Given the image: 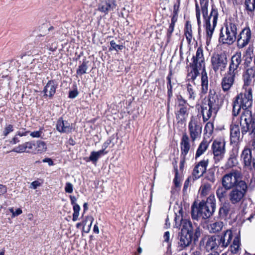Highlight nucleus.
I'll return each mask as SVG.
<instances>
[{
	"instance_id": "40",
	"label": "nucleus",
	"mask_w": 255,
	"mask_h": 255,
	"mask_svg": "<svg viewBox=\"0 0 255 255\" xmlns=\"http://www.w3.org/2000/svg\"><path fill=\"white\" fill-rule=\"evenodd\" d=\"M211 189V186L209 183H206L200 187L201 194L206 196Z\"/></svg>"
},
{
	"instance_id": "9",
	"label": "nucleus",
	"mask_w": 255,
	"mask_h": 255,
	"mask_svg": "<svg viewBox=\"0 0 255 255\" xmlns=\"http://www.w3.org/2000/svg\"><path fill=\"white\" fill-rule=\"evenodd\" d=\"M240 124L242 126V133L248 131L255 134V117H253L252 112L248 110H243L240 119Z\"/></svg>"
},
{
	"instance_id": "47",
	"label": "nucleus",
	"mask_w": 255,
	"mask_h": 255,
	"mask_svg": "<svg viewBox=\"0 0 255 255\" xmlns=\"http://www.w3.org/2000/svg\"><path fill=\"white\" fill-rule=\"evenodd\" d=\"M175 25L170 24L169 28L167 30V42H169L171 39V36L173 31H174Z\"/></svg>"
},
{
	"instance_id": "23",
	"label": "nucleus",
	"mask_w": 255,
	"mask_h": 255,
	"mask_svg": "<svg viewBox=\"0 0 255 255\" xmlns=\"http://www.w3.org/2000/svg\"><path fill=\"white\" fill-rule=\"evenodd\" d=\"M201 113L203 117V121L205 122L211 118H215L218 112L217 111L212 109L210 107L204 105L201 107Z\"/></svg>"
},
{
	"instance_id": "20",
	"label": "nucleus",
	"mask_w": 255,
	"mask_h": 255,
	"mask_svg": "<svg viewBox=\"0 0 255 255\" xmlns=\"http://www.w3.org/2000/svg\"><path fill=\"white\" fill-rule=\"evenodd\" d=\"M204 240L205 241L206 250L208 252L221 248L218 244V240L215 236L206 237Z\"/></svg>"
},
{
	"instance_id": "35",
	"label": "nucleus",
	"mask_w": 255,
	"mask_h": 255,
	"mask_svg": "<svg viewBox=\"0 0 255 255\" xmlns=\"http://www.w3.org/2000/svg\"><path fill=\"white\" fill-rule=\"evenodd\" d=\"M104 154V149L100 150L98 151H92L89 157V160L93 162H96L99 158Z\"/></svg>"
},
{
	"instance_id": "59",
	"label": "nucleus",
	"mask_w": 255,
	"mask_h": 255,
	"mask_svg": "<svg viewBox=\"0 0 255 255\" xmlns=\"http://www.w3.org/2000/svg\"><path fill=\"white\" fill-rule=\"evenodd\" d=\"M78 95V93L76 91H71L69 92V97L70 98H75Z\"/></svg>"
},
{
	"instance_id": "43",
	"label": "nucleus",
	"mask_w": 255,
	"mask_h": 255,
	"mask_svg": "<svg viewBox=\"0 0 255 255\" xmlns=\"http://www.w3.org/2000/svg\"><path fill=\"white\" fill-rule=\"evenodd\" d=\"M206 178L208 180H209V181L213 183L215 182L216 177L215 175V171L214 170H209L206 176Z\"/></svg>"
},
{
	"instance_id": "1",
	"label": "nucleus",
	"mask_w": 255,
	"mask_h": 255,
	"mask_svg": "<svg viewBox=\"0 0 255 255\" xmlns=\"http://www.w3.org/2000/svg\"><path fill=\"white\" fill-rule=\"evenodd\" d=\"M199 3L196 1V17L197 23L200 27L201 24V13L204 20V27L208 38L211 39L215 27L216 26L218 18V13L217 9L212 7L210 14L208 15L209 0H199Z\"/></svg>"
},
{
	"instance_id": "27",
	"label": "nucleus",
	"mask_w": 255,
	"mask_h": 255,
	"mask_svg": "<svg viewBox=\"0 0 255 255\" xmlns=\"http://www.w3.org/2000/svg\"><path fill=\"white\" fill-rule=\"evenodd\" d=\"M198 87L195 82L193 84L188 83L187 84V95L190 100H194L197 96Z\"/></svg>"
},
{
	"instance_id": "8",
	"label": "nucleus",
	"mask_w": 255,
	"mask_h": 255,
	"mask_svg": "<svg viewBox=\"0 0 255 255\" xmlns=\"http://www.w3.org/2000/svg\"><path fill=\"white\" fill-rule=\"evenodd\" d=\"M228 198L230 203L233 205H237L243 202L248 191L247 183H241L239 186L230 189Z\"/></svg>"
},
{
	"instance_id": "41",
	"label": "nucleus",
	"mask_w": 255,
	"mask_h": 255,
	"mask_svg": "<svg viewBox=\"0 0 255 255\" xmlns=\"http://www.w3.org/2000/svg\"><path fill=\"white\" fill-rule=\"evenodd\" d=\"M88 69V66L86 62H83V63L79 65L78 68L77 70V74L78 75H82L86 73Z\"/></svg>"
},
{
	"instance_id": "50",
	"label": "nucleus",
	"mask_w": 255,
	"mask_h": 255,
	"mask_svg": "<svg viewBox=\"0 0 255 255\" xmlns=\"http://www.w3.org/2000/svg\"><path fill=\"white\" fill-rule=\"evenodd\" d=\"M42 182H40L38 180L33 181L30 184V188L33 189H36L38 187L40 186Z\"/></svg>"
},
{
	"instance_id": "57",
	"label": "nucleus",
	"mask_w": 255,
	"mask_h": 255,
	"mask_svg": "<svg viewBox=\"0 0 255 255\" xmlns=\"http://www.w3.org/2000/svg\"><path fill=\"white\" fill-rule=\"evenodd\" d=\"M7 192V188L4 185L0 184V196Z\"/></svg>"
},
{
	"instance_id": "34",
	"label": "nucleus",
	"mask_w": 255,
	"mask_h": 255,
	"mask_svg": "<svg viewBox=\"0 0 255 255\" xmlns=\"http://www.w3.org/2000/svg\"><path fill=\"white\" fill-rule=\"evenodd\" d=\"M226 190H228L224 188L223 186L220 187L217 189L216 195L220 202L223 201L225 199L227 195Z\"/></svg>"
},
{
	"instance_id": "14",
	"label": "nucleus",
	"mask_w": 255,
	"mask_h": 255,
	"mask_svg": "<svg viewBox=\"0 0 255 255\" xmlns=\"http://www.w3.org/2000/svg\"><path fill=\"white\" fill-rule=\"evenodd\" d=\"M252 32L249 27H245L240 32L237 38V46L239 48L246 47L251 41Z\"/></svg>"
},
{
	"instance_id": "51",
	"label": "nucleus",
	"mask_w": 255,
	"mask_h": 255,
	"mask_svg": "<svg viewBox=\"0 0 255 255\" xmlns=\"http://www.w3.org/2000/svg\"><path fill=\"white\" fill-rule=\"evenodd\" d=\"M87 219H88L89 220V221L90 222V223L89 225H88V227L86 229L85 228L84 230L86 233H88L90 230L91 226H92L93 222L94 221V218L92 216H87Z\"/></svg>"
},
{
	"instance_id": "11",
	"label": "nucleus",
	"mask_w": 255,
	"mask_h": 255,
	"mask_svg": "<svg viewBox=\"0 0 255 255\" xmlns=\"http://www.w3.org/2000/svg\"><path fill=\"white\" fill-rule=\"evenodd\" d=\"M243 89L245 92L238 95L235 101L242 106L243 110H248L253 104V90L252 88Z\"/></svg>"
},
{
	"instance_id": "42",
	"label": "nucleus",
	"mask_w": 255,
	"mask_h": 255,
	"mask_svg": "<svg viewBox=\"0 0 255 255\" xmlns=\"http://www.w3.org/2000/svg\"><path fill=\"white\" fill-rule=\"evenodd\" d=\"M13 152L17 153L28 152V150H26L25 143L19 144L17 146L15 147L12 150Z\"/></svg>"
},
{
	"instance_id": "18",
	"label": "nucleus",
	"mask_w": 255,
	"mask_h": 255,
	"mask_svg": "<svg viewBox=\"0 0 255 255\" xmlns=\"http://www.w3.org/2000/svg\"><path fill=\"white\" fill-rule=\"evenodd\" d=\"M233 239V233L231 230H227L226 231L218 236V245L222 249L227 248L231 243Z\"/></svg>"
},
{
	"instance_id": "55",
	"label": "nucleus",
	"mask_w": 255,
	"mask_h": 255,
	"mask_svg": "<svg viewBox=\"0 0 255 255\" xmlns=\"http://www.w3.org/2000/svg\"><path fill=\"white\" fill-rule=\"evenodd\" d=\"M163 241L169 243L170 241V233L168 231L165 232L163 236Z\"/></svg>"
},
{
	"instance_id": "58",
	"label": "nucleus",
	"mask_w": 255,
	"mask_h": 255,
	"mask_svg": "<svg viewBox=\"0 0 255 255\" xmlns=\"http://www.w3.org/2000/svg\"><path fill=\"white\" fill-rule=\"evenodd\" d=\"M186 40L188 44H190L192 39V34L184 33Z\"/></svg>"
},
{
	"instance_id": "56",
	"label": "nucleus",
	"mask_w": 255,
	"mask_h": 255,
	"mask_svg": "<svg viewBox=\"0 0 255 255\" xmlns=\"http://www.w3.org/2000/svg\"><path fill=\"white\" fill-rule=\"evenodd\" d=\"M42 132L40 130L34 131L30 133V136L33 137H39L41 136Z\"/></svg>"
},
{
	"instance_id": "10",
	"label": "nucleus",
	"mask_w": 255,
	"mask_h": 255,
	"mask_svg": "<svg viewBox=\"0 0 255 255\" xmlns=\"http://www.w3.org/2000/svg\"><path fill=\"white\" fill-rule=\"evenodd\" d=\"M188 130L192 142L199 139L201 137L202 126L199 119L192 116L188 123Z\"/></svg>"
},
{
	"instance_id": "45",
	"label": "nucleus",
	"mask_w": 255,
	"mask_h": 255,
	"mask_svg": "<svg viewBox=\"0 0 255 255\" xmlns=\"http://www.w3.org/2000/svg\"><path fill=\"white\" fill-rule=\"evenodd\" d=\"M110 45H111L110 50L114 49L116 51H118V50L123 49V48L124 47V46L123 45L117 44L114 40H112L111 41Z\"/></svg>"
},
{
	"instance_id": "22",
	"label": "nucleus",
	"mask_w": 255,
	"mask_h": 255,
	"mask_svg": "<svg viewBox=\"0 0 255 255\" xmlns=\"http://www.w3.org/2000/svg\"><path fill=\"white\" fill-rule=\"evenodd\" d=\"M56 128L58 131L63 133L71 132L73 129L71 124L66 121L63 120L62 119L58 120Z\"/></svg>"
},
{
	"instance_id": "61",
	"label": "nucleus",
	"mask_w": 255,
	"mask_h": 255,
	"mask_svg": "<svg viewBox=\"0 0 255 255\" xmlns=\"http://www.w3.org/2000/svg\"><path fill=\"white\" fill-rule=\"evenodd\" d=\"M22 213V210L20 208H18L15 211H14V213H13V215H12V217H14L15 216H18L20 214H21Z\"/></svg>"
},
{
	"instance_id": "32",
	"label": "nucleus",
	"mask_w": 255,
	"mask_h": 255,
	"mask_svg": "<svg viewBox=\"0 0 255 255\" xmlns=\"http://www.w3.org/2000/svg\"><path fill=\"white\" fill-rule=\"evenodd\" d=\"M209 146V142L203 140L199 144L196 153V157H199L203 154L207 149Z\"/></svg>"
},
{
	"instance_id": "12",
	"label": "nucleus",
	"mask_w": 255,
	"mask_h": 255,
	"mask_svg": "<svg viewBox=\"0 0 255 255\" xmlns=\"http://www.w3.org/2000/svg\"><path fill=\"white\" fill-rule=\"evenodd\" d=\"M228 60L224 53L214 54L211 57V65L215 72L221 73L227 65Z\"/></svg>"
},
{
	"instance_id": "64",
	"label": "nucleus",
	"mask_w": 255,
	"mask_h": 255,
	"mask_svg": "<svg viewBox=\"0 0 255 255\" xmlns=\"http://www.w3.org/2000/svg\"><path fill=\"white\" fill-rule=\"evenodd\" d=\"M250 145L253 149H255V138H254L251 140Z\"/></svg>"
},
{
	"instance_id": "46",
	"label": "nucleus",
	"mask_w": 255,
	"mask_h": 255,
	"mask_svg": "<svg viewBox=\"0 0 255 255\" xmlns=\"http://www.w3.org/2000/svg\"><path fill=\"white\" fill-rule=\"evenodd\" d=\"M214 129V125L213 123L212 122H208L205 127V130L207 132H208L209 133H211Z\"/></svg>"
},
{
	"instance_id": "24",
	"label": "nucleus",
	"mask_w": 255,
	"mask_h": 255,
	"mask_svg": "<svg viewBox=\"0 0 255 255\" xmlns=\"http://www.w3.org/2000/svg\"><path fill=\"white\" fill-rule=\"evenodd\" d=\"M238 154L239 148L237 146L234 147L230 153V157L226 163L227 167L231 168L235 166L238 164Z\"/></svg>"
},
{
	"instance_id": "17",
	"label": "nucleus",
	"mask_w": 255,
	"mask_h": 255,
	"mask_svg": "<svg viewBox=\"0 0 255 255\" xmlns=\"http://www.w3.org/2000/svg\"><path fill=\"white\" fill-rule=\"evenodd\" d=\"M208 160L200 161L194 167L192 172L193 181L199 178L205 172L208 164Z\"/></svg>"
},
{
	"instance_id": "3",
	"label": "nucleus",
	"mask_w": 255,
	"mask_h": 255,
	"mask_svg": "<svg viewBox=\"0 0 255 255\" xmlns=\"http://www.w3.org/2000/svg\"><path fill=\"white\" fill-rule=\"evenodd\" d=\"M242 61V53L240 51H237L232 57L228 70L221 80V87L224 92L229 91L234 85L235 78L239 75L238 68Z\"/></svg>"
},
{
	"instance_id": "36",
	"label": "nucleus",
	"mask_w": 255,
	"mask_h": 255,
	"mask_svg": "<svg viewBox=\"0 0 255 255\" xmlns=\"http://www.w3.org/2000/svg\"><path fill=\"white\" fill-rule=\"evenodd\" d=\"M245 5L248 12H254L255 10V0H245Z\"/></svg>"
},
{
	"instance_id": "63",
	"label": "nucleus",
	"mask_w": 255,
	"mask_h": 255,
	"mask_svg": "<svg viewBox=\"0 0 255 255\" xmlns=\"http://www.w3.org/2000/svg\"><path fill=\"white\" fill-rule=\"evenodd\" d=\"M70 200H71V203L73 206H74V205H78L76 203V201H77V199L75 196H70Z\"/></svg>"
},
{
	"instance_id": "26",
	"label": "nucleus",
	"mask_w": 255,
	"mask_h": 255,
	"mask_svg": "<svg viewBox=\"0 0 255 255\" xmlns=\"http://www.w3.org/2000/svg\"><path fill=\"white\" fill-rule=\"evenodd\" d=\"M240 131L238 125H231L230 127V139L232 143H237L240 140Z\"/></svg>"
},
{
	"instance_id": "28",
	"label": "nucleus",
	"mask_w": 255,
	"mask_h": 255,
	"mask_svg": "<svg viewBox=\"0 0 255 255\" xmlns=\"http://www.w3.org/2000/svg\"><path fill=\"white\" fill-rule=\"evenodd\" d=\"M57 86L53 81H49L44 87L43 92L45 96L52 98L55 94Z\"/></svg>"
},
{
	"instance_id": "25",
	"label": "nucleus",
	"mask_w": 255,
	"mask_h": 255,
	"mask_svg": "<svg viewBox=\"0 0 255 255\" xmlns=\"http://www.w3.org/2000/svg\"><path fill=\"white\" fill-rule=\"evenodd\" d=\"M241 158L243 160L245 166L251 168L252 162L253 159L252 158L251 149L248 147H245L242 151Z\"/></svg>"
},
{
	"instance_id": "52",
	"label": "nucleus",
	"mask_w": 255,
	"mask_h": 255,
	"mask_svg": "<svg viewBox=\"0 0 255 255\" xmlns=\"http://www.w3.org/2000/svg\"><path fill=\"white\" fill-rule=\"evenodd\" d=\"M26 150H28L30 149H32L33 147L35 146V143L32 141H28L25 142Z\"/></svg>"
},
{
	"instance_id": "44",
	"label": "nucleus",
	"mask_w": 255,
	"mask_h": 255,
	"mask_svg": "<svg viewBox=\"0 0 255 255\" xmlns=\"http://www.w3.org/2000/svg\"><path fill=\"white\" fill-rule=\"evenodd\" d=\"M242 108V106L239 104L236 103V101H234L233 114L234 116H237L239 115L240 111Z\"/></svg>"
},
{
	"instance_id": "62",
	"label": "nucleus",
	"mask_w": 255,
	"mask_h": 255,
	"mask_svg": "<svg viewBox=\"0 0 255 255\" xmlns=\"http://www.w3.org/2000/svg\"><path fill=\"white\" fill-rule=\"evenodd\" d=\"M43 162H47L48 165L50 166L53 165V161L49 158H46L43 160Z\"/></svg>"
},
{
	"instance_id": "15",
	"label": "nucleus",
	"mask_w": 255,
	"mask_h": 255,
	"mask_svg": "<svg viewBox=\"0 0 255 255\" xmlns=\"http://www.w3.org/2000/svg\"><path fill=\"white\" fill-rule=\"evenodd\" d=\"M225 142L221 140L214 141L212 148L214 156V159L217 161H219L223 159L225 153Z\"/></svg>"
},
{
	"instance_id": "60",
	"label": "nucleus",
	"mask_w": 255,
	"mask_h": 255,
	"mask_svg": "<svg viewBox=\"0 0 255 255\" xmlns=\"http://www.w3.org/2000/svg\"><path fill=\"white\" fill-rule=\"evenodd\" d=\"M19 142V140L18 139V138L17 137L16 135H15L10 141V143L13 144H15Z\"/></svg>"
},
{
	"instance_id": "33",
	"label": "nucleus",
	"mask_w": 255,
	"mask_h": 255,
	"mask_svg": "<svg viewBox=\"0 0 255 255\" xmlns=\"http://www.w3.org/2000/svg\"><path fill=\"white\" fill-rule=\"evenodd\" d=\"M240 250V241L239 237H236L233 240L232 245L230 246L231 252L233 254H237Z\"/></svg>"
},
{
	"instance_id": "37",
	"label": "nucleus",
	"mask_w": 255,
	"mask_h": 255,
	"mask_svg": "<svg viewBox=\"0 0 255 255\" xmlns=\"http://www.w3.org/2000/svg\"><path fill=\"white\" fill-rule=\"evenodd\" d=\"M176 117L177 118L180 119L181 120H184L188 117L187 108L185 107L180 108L178 112Z\"/></svg>"
},
{
	"instance_id": "19",
	"label": "nucleus",
	"mask_w": 255,
	"mask_h": 255,
	"mask_svg": "<svg viewBox=\"0 0 255 255\" xmlns=\"http://www.w3.org/2000/svg\"><path fill=\"white\" fill-rule=\"evenodd\" d=\"M207 104L205 105L210 107L212 109L219 111L220 109V105L218 95L214 91L210 90L208 97Z\"/></svg>"
},
{
	"instance_id": "53",
	"label": "nucleus",
	"mask_w": 255,
	"mask_h": 255,
	"mask_svg": "<svg viewBox=\"0 0 255 255\" xmlns=\"http://www.w3.org/2000/svg\"><path fill=\"white\" fill-rule=\"evenodd\" d=\"M184 33L192 34V26L188 22H186L185 28L184 29Z\"/></svg>"
},
{
	"instance_id": "49",
	"label": "nucleus",
	"mask_w": 255,
	"mask_h": 255,
	"mask_svg": "<svg viewBox=\"0 0 255 255\" xmlns=\"http://www.w3.org/2000/svg\"><path fill=\"white\" fill-rule=\"evenodd\" d=\"M13 130V126L11 125H9L5 128L3 130V135L4 136H6L8 135V134H9L10 132H12Z\"/></svg>"
},
{
	"instance_id": "6",
	"label": "nucleus",
	"mask_w": 255,
	"mask_h": 255,
	"mask_svg": "<svg viewBox=\"0 0 255 255\" xmlns=\"http://www.w3.org/2000/svg\"><path fill=\"white\" fill-rule=\"evenodd\" d=\"M238 25L234 19L227 21L225 28L221 30L220 41L223 44H232L237 39Z\"/></svg>"
},
{
	"instance_id": "39",
	"label": "nucleus",
	"mask_w": 255,
	"mask_h": 255,
	"mask_svg": "<svg viewBox=\"0 0 255 255\" xmlns=\"http://www.w3.org/2000/svg\"><path fill=\"white\" fill-rule=\"evenodd\" d=\"M36 148L38 152L42 153L46 151L47 149V146L44 141L39 140L37 142Z\"/></svg>"
},
{
	"instance_id": "54",
	"label": "nucleus",
	"mask_w": 255,
	"mask_h": 255,
	"mask_svg": "<svg viewBox=\"0 0 255 255\" xmlns=\"http://www.w3.org/2000/svg\"><path fill=\"white\" fill-rule=\"evenodd\" d=\"M174 183L176 187H178L181 185V180L180 178L178 177L177 172L176 173L175 178L174 179Z\"/></svg>"
},
{
	"instance_id": "16",
	"label": "nucleus",
	"mask_w": 255,
	"mask_h": 255,
	"mask_svg": "<svg viewBox=\"0 0 255 255\" xmlns=\"http://www.w3.org/2000/svg\"><path fill=\"white\" fill-rule=\"evenodd\" d=\"M116 6L117 4L115 0H102L98 4L97 10L105 14H107L109 12L115 9Z\"/></svg>"
},
{
	"instance_id": "38",
	"label": "nucleus",
	"mask_w": 255,
	"mask_h": 255,
	"mask_svg": "<svg viewBox=\"0 0 255 255\" xmlns=\"http://www.w3.org/2000/svg\"><path fill=\"white\" fill-rule=\"evenodd\" d=\"M73 206V213L72 220L75 222L78 220L80 214V207L79 205H74Z\"/></svg>"
},
{
	"instance_id": "21",
	"label": "nucleus",
	"mask_w": 255,
	"mask_h": 255,
	"mask_svg": "<svg viewBox=\"0 0 255 255\" xmlns=\"http://www.w3.org/2000/svg\"><path fill=\"white\" fill-rule=\"evenodd\" d=\"M180 147L181 155L185 158L190 149L189 137L186 133L183 134L182 136Z\"/></svg>"
},
{
	"instance_id": "30",
	"label": "nucleus",
	"mask_w": 255,
	"mask_h": 255,
	"mask_svg": "<svg viewBox=\"0 0 255 255\" xmlns=\"http://www.w3.org/2000/svg\"><path fill=\"white\" fill-rule=\"evenodd\" d=\"M231 205L229 202H224L220 208L219 215L221 218H224L227 217L230 211Z\"/></svg>"
},
{
	"instance_id": "4",
	"label": "nucleus",
	"mask_w": 255,
	"mask_h": 255,
	"mask_svg": "<svg viewBox=\"0 0 255 255\" xmlns=\"http://www.w3.org/2000/svg\"><path fill=\"white\" fill-rule=\"evenodd\" d=\"M216 208V200L214 195H211L206 202H201L198 207H193L192 216L193 219H208L215 212Z\"/></svg>"
},
{
	"instance_id": "48",
	"label": "nucleus",
	"mask_w": 255,
	"mask_h": 255,
	"mask_svg": "<svg viewBox=\"0 0 255 255\" xmlns=\"http://www.w3.org/2000/svg\"><path fill=\"white\" fill-rule=\"evenodd\" d=\"M65 191L66 193H72L73 191V185L70 182L66 183L65 187Z\"/></svg>"
},
{
	"instance_id": "5",
	"label": "nucleus",
	"mask_w": 255,
	"mask_h": 255,
	"mask_svg": "<svg viewBox=\"0 0 255 255\" xmlns=\"http://www.w3.org/2000/svg\"><path fill=\"white\" fill-rule=\"evenodd\" d=\"M190 66H194L202 70L201 77V92L203 94L207 93L208 90V80L207 73L205 71V62L203 55V50L201 47L198 48L196 54L192 58V62Z\"/></svg>"
},
{
	"instance_id": "7",
	"label": "nucleus",
	"mask_w": 255,
	"mask_h": 255,
	"mask_svg": "<svg viewBox=\"0 0 255 255\" xmlns=\"http://www.w3.org/2000/svg\"><path fill=\"white\" fill-rule=\"evenodd\" d=\"M242 179L241 172L238 170L233 169L224 175L222 178V186L227 190L239 186L241 183H246Z\"/></svg>"
},
{
	"instance_id": "13",
	"label": "nucleus",
	"mask_w": 255,
	"mask_h": 255,
	"mask_svg": "<svg viewBox=\"0 0 255 255\" xmlns=\"http://www.w3.org/2000/svg\"><path fill=\"white\" fill-rule=\"evenodd\" d=\"M255 79V66L248 67L242 75L243 89L252 88Z\"/></svg>"
},
{
	"instance_id": "2",
	"label": "nucleus",
	"mask_w": 255,
	"mask_h": 255,
	"mask_svg": "<svg viewBox=\"0 0 255 255\" xmlns=\"http://www.w3.org/2000/svg\"><path fill=\"white\" fill-rule=\"evenodd\" d=\"M175 224L174 227L179 228L182 224V228L179 235V245L183 248L189 246L193 238L195 241L197 240L201 234L200 228L196 225H192L190 221L180 220L177 216L175 217Z\"/></svg>"
},
{
	"instance_id": "29",
	"label": "nucleus",
	"mask_w": 255,
	"mask_h": 255,
	"mask_svg": "<svg viewBox=\"0 0 255 255\" xmlns=\"http://www.w3.org/2000/svg\"><path fill=\"white\" fill-rule=\"evenodd\" d=\"M223 226V222L218 221L209 224L208 226V229L210 233H215L221 231Z\"/></svg>"
},
{
	"instance_id": "31",
	"label": "nucleus",
	"mask_w": 255,
	"mask_h": 255,
	"mask_svg": "<svg viewBox=\"0 0 255 255\" xmlns=\"http://www.w3.org/2000/svg\"><path fill=\"white\" fill-rule=\"evenodd\" d=\"M190 67L191 70L189 71L187 74V79L188 81H191V84H193V82H195V80L199 74V70L200 69L199 68H197L196 67Z\"/></svg>"
}]
</instances>
